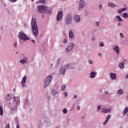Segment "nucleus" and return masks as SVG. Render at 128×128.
Listing matches in <instances>:
<instances>
[{
    "label": "nucleus",
    "mask_w": 128,
    "mask_h": 128,
    "mask_svg": "<svg viewBox=\"0 0 128 128\" xmlns=\"http://www.w3.org/2000/svg\"><path fill=\"white\" fill-rule=\"evenodd\" d=\"M32 26L34 36H38V27L36 20L34 18L32 19Z\"/></svg>",
    "instance_id": "1"
},
{
    "label": "nucleus",
    "mask_w": 128,
    "mask_h": 128,
    "mask_svg": "<svg viewBox=\"0 0 128 128\" xmlns=\"http://www.w3.org/2000/svg\"><path fill=\"white\" fill-rule=\"evenodd\" d=\"M52 76L50 75H49L45 78L44 84V88H48V86L52 82Z\"/></svg>",
    "instance_id": "2"
},
{
    "label": "nucleus",
    "mask_w": 128,
    "mask_h": 128,
    "mask_svg": "<svg viewBox=\"0 0 128 128\" xmlns=\"http://www.w3.org/2000/svg\"><path fill=\"white\" fill-rule=\"evenodd\" d=\"M38 12L40 14H44L48 12V8L44 5H39L38 6Z\"/></svg>",
    "instance_id": "3"
},
{
    "label": "nucleus",
    "mask_w": 128,
    "mask_h": 128,
    "mask_svg": "<svg viewBox=\"0 0 128 128\" xmlns=\"http://www.w3.org/2000/svg\"><path fill=\"white\" fill-rule=\"evenodd\" d=\"M18 38L20 40H22L24 42H26V40H28V37L26 36V34H24V32H19Z\"/></svg>",
    "instance_id": "4"
},
{
    "label": "nucleus",
    "mask_w": 128,
    "mask_h": 128,
    "mask_svg": "<svg viewBox=\"0 0 128 128\" xmlns=\"http://www.w3.org/2000/svg\"><path fill=\"white\" fill-rule=\"evenodd\" d=\"M74 44L73 42H70L66 48L65 52L66 54L70 52L74 48Z\"/></svg>",
    "instance_id": "5"
},
{
    "label": "nucleus",
    "mask_w": 128,
    "mask_h": 128,
    "mask_svg": "<svg viewBox=\"0 0 128 128\" xmlns=\"http://www.w3.org/2000/svg\"><path fill=\"white\" fill-rule=\"evenodd\" d=\"M72 16L70 14H68L65 20L66 24H72Z\"/></svg>",
    "instance_id": "6"
},
{
    "label": "nucleus",
    "mask_w": 128,
    "mask_h": 128,
    "mask_svg": "<svg viewBox=\"0 0 128 128\" xmlns=\"http://www.w3.org/2000/svg\"><path fill=\"white\" fill-rule=\"evenodd\" d=\"M64 16V12H62V11H60L58 12V15H57V20L58 22H60V20H62V17Z\"/></svg>",
    "instance_id": "7"
},
{
    "label": "nucleus",
    "mask_w": 128,
    "mask_h": 128,
    "mask_svg": "<svg viewBox=\"0 0 128 128\" xmlns=\"http://www.w3.org/2000/svg\"><path fill=\"white\" fill-rule=\"evenodd\" d=\"M86 6V2L84 0H80V2L79 10H82V8H84Z\"/></svg>",
    "instance_id": "8"
},
{
    "label": "nucleus",
    "mask_w": 128,
    "mask_h": 128,
    "mask_svg": "<svg viewBox=\"0 0 128 128\" xmlns=\"http://www.w3.org/2000/svg\"><path fill=\"white\" fill-rule=\"evenodd\" d=\"M111 110V108H103L102 109L101 112H103L104 114H108V112H110Z\"/></svg>",
    "instance_id": "9"
},
{
    "label": "nucleus",
    "mask_w": 128,
    "mask_h": 128,
    "mask_svg": "<svg viewBox=\"0 0 128 128\" xmlns=\"http://www.w3.org/2000/svg\"><path fill=\"white\" fill-rule=\"evenodd\" d=\"M74 20L75 22H80V17L78 14L74 16Z\"/></svg>",
    "instance_id": "10"
},
{
    "label": "nucleus",
    "mask_w": 128,
    "mask_h": 128,
    "mask_svg": "<svg viewBox=\"0 0 128 128\" xmlns=\"http://www.w3.org/2000/svg\"><path fill=\"white\" fill-rule=\"evenodd\" d=\"M110 78L112 80H116V75L114 73H110Z\"/></svg>",
    "instance_id": "11"
},
{
    "label": "nucleus",
    "mask_w": 128,
    "mask_h": 128,
    "mask_svg": "<svg viewBox=\"0 0 128 128\" xmlns=\"http://www.w3.org/2000/svg\"><path fill=\"white\" fill-rule=\"evenodd\" d=\"M26 76H24L22 79V82H21L22 88L24 87V84H26Z\"/></svg>",
    "instance_id": "12"
},
{
    "label": "nucleus",
    "mask_w": 128,
    "mask_h": 128,
    "mask_svg": "<svg viewBox=\"0 0 128 128\" xmlns=\"http://www.w3.org/2000/svg\"><path fill=\"white\" fill-rule=\"evenodd\" d=\"M113 50L116 52L118 54H120V48L118 46H115L113 47Z\"/></svg>",
    "instance_id": "13"
},
{
    "label": "nucleus",
    "mask_w": 128,
    "mask_h": 128,
    "mask_svg": "<svg viewBox=\"0 0 128 128\" xmlns=\"http://www.w3.org/2000/svg\"><path fill=\"white\" fill-rule=\"evenodd\" d=\"M66 74V68H62L60 70V74L64 75Z\"/></svg>",
    "instance_id": "14"
},
{
    "label": "nucleus",
    "mask_w": 128,
    "mask_h": 128,
    "mask_svg": "<svg viewBox=\"0 0 128 128\" xmlns=\"http://www.w3.org/2000/svg\"><path fill=\"white\" fill-rule=\"evenodd\" d=\"M14 100L16 102V104L18 105L20 104V98L18 97H14Z\"/></svg>",
    "instance_id": "15"
},
{
    "label": "nucleus",
    "mask_w": 128,
    "mask_h": 128,
    "mask_svg": "<svg viewBox=\"0 0 128 128\" xmlns=\"http://www.w3.org/2000/svg\"><path fill=\"white\" fill-rule=\"evenodd\" d=\"M119 68H124V62H121L119 64Z\"/></svg>",
    "instance_id": "16"
},
{
    "label": "nucleus",
    "mask_w": 128,
    "mask_h": 128,
    "mask_svg": "<svg viewBox=\"0 0 128 128\" xmlns=\"http://www.w3.org/2000/svg\"><path fill=\"white\" fill-rule=\"evenodd\" d=\"M68 36H69L70 38H74V33H72V31H70Z\"/></svg>",
    "instance_id": "17"
},
{
    "label": "nucleus",
    "mask_w": 128,
    "mask_h": 128,
    "mask_svg": "<svg viewBox=\"0 0 128 128\" xmlns=\"http://www.w3.org/2000/svg\"><path fill=\"white\" fill-rule=\"evenodd\" d=\"M108 6H111V8H116V4L112 2H108Z\"/></svg>",
    "instance_id": "18"
},
{
    "label": "nucleus",
    "mask_w": 128,
    "mask_h": 128,
    "mask_svg": "<svg viewBox=\"0 0 128 128\" xmlns=\"http://www.w3.org/2000/svg\"><path fill=\"white\" fill-rule=\"evenodd\" d=\"M90 74V78H94V76H96V72H92Z\"/></svg>",
    "instance_id": "19"
},
{
    "label": "nucleus",
    "mask_w": 128,
    "mask_h": 128,
    "mask_svg": "<svg viewBox=\"0 0 128 128\" xmlns=\"http://www.w3.org/2000/svg\"><path fill=\"white\" fill-rule=\"evenodd\" d=\"M128 108L126 107L124 108V110L123 112V114L126 116L128 114Z\"/></svg>",
    "instance_id": "20"
},
{
    "label": "nucleus",
    "mask_w": 128,
    "mask_h": 128,
    "mask_svg": "<svg viewBox=\"0 0 128 128\" xmlns=\"http://www.w3.org/2000/svg\"><path fill=\"white\" fill-rule=\"evenodd\" d=\"M126 8H122V9H120L118 10V14H120L122 12H124V10H126Z\"/></svg>",
    "instance_id": "21"
},
{
    "label": "nucleus",
    "mask_w": 128,
    "mask_h": 128,
    "mask_svg": "<svg viewBox=\"0 0 128 128\" xmlns=\"http://www.w3.org/2000/svg\"><path fill=\"white\" fill-rule=\"evenodd\" d=\"M20 64H26L28 62V60L26 59H22L20 60Z\"/></svg>",
    "instance_id": "22"
},
{
    "label": "nucleus",
    "mask_w": 128,
    "mask_h": 128,
    "mask_svg": "<svg viewBox=\"0 0 128 128\" xmlns=\"http://www.w3.org/2000/svg\"><path fill=\"white\" fill-rule=\"evenodd\" d=\"M4 114V109L2 108V106H0V115L2 116Z\"/></svg>",
    "instance_id": "23"
},
{
    "label": "nucleus",
    "mask_w": 128,
    "mask_h": 128,
    "mask_svg": "<svg viewBox=\"0 0 128 128\" xmlns=\"http://www.w3.org/2000/svg\"><path fill=\"white\" fill-rule=\"evenodd\" d=\"M118 94H124V91L122 89H120L118 92Z\"/></svg>",
    "instance_id": "24"
},
{
    "label": "nucleus",
    "mask_w": 128,
    "mask_h": 128,
    "mask_svg": "<svg viewBox=\"0 0 128 128\" xmlns=\"http://www.w3.org/2000/svg\"><path fill=\"white\" fill-rule=\"evenodd\" d=\"M6 99L7 100H12V96H10V95L8 94L6 96Z\"/></svg>",
    "instance_id": "25"
},
{
    "label": "nucleus",
    "mask_w": 128,
    "mask_h": 128,
    "mask_svg": "<svg viewBox=\"0 0 128 128\" xmlns=\"http://www.w3.org/2000/svg\"><path fill=\"white\" fill-rule=\"evenodd\" d=\"M66 68H68L69 70H70L72 68V64H68L66 65Z\"/></svg>",
    "instance_id": "26"
},
{
    "label": "nucleus",
    "mask_w": 128,
    "mask_h": 128,
    "mask_svg": "<svg viewBox=\"0 0 128 128\" xmlns=\"http://www.w3.org/2000/svg\"><path fill=\"white\" fill-rule=\"evenodd\" d=\"M116 18H118V22H122V18H120V16H117Z\"/></svg>",
    "instance_id": "27"
},
{
    "label": "nucleus",
    "mask_w": 128,
    "mask_h": 128,
    "mask_svg": "<svg viewBox=\"0 0 128 128\" xmlns=\"http://www.w3.org/2000/svg\"><path fill=\"white\" fill-rule=\"evenodd\" d=\"M123 16H124V18H128V13H124V14H123Z\"/></svg>",
    "instance_id": "28"
},
{
    "label": "nucleus",
    "mask_w": 128,
    "mask_h": 128,
    "mask_svg": "<svg viewBox=\"0 0 128 128\" xmlns=\"http://www.w3.org/2000/svg\"><path fill=\"white\" fill-rule=\"evenodd\" d=\"M40 4H44L46 2V0H39Z\"/></svg>",
    "instance_id": "29"
},
{
    "label": "nucleus",
    "mask_w": 128,
    "mask_h": 128,
    "mask_svg": "<svg viewBox=\"0 0 128 128\" xmlns=\"http://www.w3.org/2000/svg\"><path fill=\"white\" fill-rule=\"evenodd\" d=\"M61 90L63 91L64 90H66V86L62 85L61 87Z\"/></svg>",
    "instance_id": "30"
},
{
    "label": "nucleus",
    "mask_w": 128,
    "mask_h": 128,
    "mask_svg": "<svg viewBox=\"0 0 128 128\" xmlns=\"http://www.w3.org/2000/svg\"><path fill=\"white\" fill-rule=\"evenodd\" d=\"M110 115L108 114L106 117V120H107L108 122V120H110Z\"/></svg>",
    "instance_id": "31"
},
{
    "label": "nucleus",
    "mask_w": 128,
    "mask_h": 128,
    "mask_svg": "<svg viewBox=\"0 0 128 128\" xmlns=\"http://www.w3.org/2000/svg\"><path fill=\"white\" fill-rule=\"evenodd\" d=\"M63 112H64V114H66V112H68V110H66V108L64 109V110H63Z\"/></svg>",
    "instance_id": "32"
},
{
    "label": "nucleus",
    "mask_w": 128,
    "mask_h": 128,
    "mask_svg": "<svg viewBox=\"0 0 128 128\" xmlns=\"http://www.w3.org/2000/svg\"><path fill=\"white\" fill-rule=\"evenodd\" d=\"M58 62H57V64L58 65V64H60V58H59V59L58 60Z\"/></svg>",
    "instance_id": "33"
},
{
    "label": "nucleus",
    "mask_w": 128,
    "mask_h": 128,
    "mask_svg": "<svg viewBox=\"0 0 128 128\" xmlns=\"http://www.w3.org/2000/svg\"><path fill=\"white\" fill-rule=\"evenodd\" d=\"M120 36L122 38H124L122 33H120Z\"/></svg>",
    "instance_id": "34"
},
{
    "label": "nucleus",
    "mask_w": 128,
    "mask_h": 128,
    "mask_svg": "<svg viewBox=\"0 0 128 128\" xmlns=\"http://www.w3.org/2000/svg\"><path fill=\"white\" fill-rule=\"evenodd\" d=\"M5 128H10V123L8 124L5 126Z\"/></svg>",
    "instance_id": "35"
},
{
    "label": "nucleus",
    "mask_w": 128,
    "mask_h": 128,
    "mask_svg": "<svg viewBox=\"0 0 128 128\" xmlns=\"http://www.w3.org/2000/svg\"><path fill=\"white\" fill-rule=\"evenodd\" d=\"M10 2H16V0H9Z\"/></svg>",
    "instance_id": "36"
},
{
    "label": "nucleus",
    "mask_w": 128,
    "mask_h": 128,
    "mask_svg": "<svg viewBox=\"0 0 128 128\" xmlns=\"http://www.w3.org/2000/svg\"><path fill=\"white\" fill-rule=\"evenodd\" d=\"M108 120H106L105 122H104L103 123V124L104 125V124H106V123L108 122Z\"/></svg>",
    "instance_id": "37"
},
{
    "label": "nucleus",
    "mask_w": 128,
    "mask_h": 128,
    "mask_svg": "<svg viewBox=\"0 0 128 128\" xmlns=\"http://www.w3.org/2000/svg\"><path fill=\"white\" fill-rule=\"evenodd\" d=\"M64 44H66V42H68V40L66 39H64Z\"/></svg>",
    "instance_id": "38"
},
{
    "label": "nucleus",
    "mask_w": 128,
    "mask_h": 128,
    "mask_svg": "<svg viewBox=\"0 0 128 128\" xmlns=\"http://www.w3.org/2000/svg\"><path fill=\"white\" fill-rule=\"evenodd\" d=\"M64 96H65V98H66V96H68V92H64Z\"/></svg>",
    "instance_id": "39"
},
{
    "label": "nucleus",
    "mask_w": 128,
    "mask_h": 128,
    "mask_svg": "<svg viewBox=\"0 0 128 128\" xmlns=\"http://www.w3.org/2000/svg\"><path fill=\"white\" fill-rule=\"evenodd\" d=\"M104 46V43L101 42L100 44V46Z\"/></svg>",
    "instance_id": "40"
},
{
    "label": "nucleus",
    "mask_w": 128,
    "mask_h": 128,
    "mask_svg": "<svg viewBox=\"0 0 128 128\" xmlns=\"http://www.w3.org/2000/svg\"><path fill=\"white\" fill-rule=\"evenodd\" d=\"M96 24L98 26H100V23L98 22H96Z\"/></svg>",
    "instance_id": "41"
},
{
    "label": "nucleus",
    "mask_w": 128,
    "mask_h": 128,
    "mask_svg": "<svg viewBox=\"0 0 128 128\" xmlns=\"http://www.w3.org/2000/svg\"><path fill=\"white\" fill-rule=\"evenodd\" d=\"M14 48H16V42L14 44Z\"/></svg>",
    "instance_id": "42"
},
{
    "label": "nucleus",
    "mask_w": 128,
    "mask_h": 128,
    "mask_svg": "<svg viewBox=\"0 0 128 128\" xmlns=\"http://www.w3.org/2000/svg\"><path fill=\"white\" fill-rule=\"evenodd\" d=\"M118 26H122V23H118Z\"/></svg>",
    "instance_id": "43"
},
{
    "label": "nucleus",
    "mask_w": 128,
    "mask_h": 128,
    "mask_svg": "<svg viewBox=\"0 0 128 128\" xmlns=\"http://www.w3.org/2000/svg\"><path fill=\"white\" fill-rule=\"evenodd\" d=\"M98 110H100V106H98Z\"/></svg>",
    "instance_id": "44"
},
{
    "label": "nucleus",
    "mask_w": 128,
    "mask_h": 128,
    "mask_svg": "<svg viewBox=\"0 0 128 128\" xmlns=\"http://www.w3.org/2000/svg\"><path fill=\"white\" fill-rule=\"evenodd\" d=\"M77 108H78V110H80V106H78Z\"/></svg>",
    "instance_id": "45"
},
{
    "label": "nucleus",
    "mask_w": 128,
    "mask_h": 128,
    "mask_svg": "<svg viewBox=\"0 0 128 128\" xmlns=\"http://www.w3.org/2000/svg\"><path fill=\"white\" fill-rule=\"evenodd\" d=\"M90 64H92V61L90 60Z\"/></svg>",
    "instance_id": "46"
},
{
    "label": "nucleus",
    "mask_w": 128,
    "mask_h": 128,
    "mask_svg": "<svg viewBox=\"0 0 128 128\" xmlns=\"http://www.w3.org/2000/svg\"><path fill=\"white\" fill-rule=\"evenodd\" d=\"M78 98V96H76V95H74V98Z\"/></svg>",
    "instance_id": "47"
},
{
    "label": "nucleus",
    "mask_w": 128,
    "mask_h": 128,
    "mask_svg": "<svg viewBox=\"0 0 128 128\" xmlns=\"http://www.w3.org/2000/svg\"><path fill=\"white\" fill-rule=\"evenodd\" d=\"M32 42L36 44V41L34 40H32Z\"/></svg>",
    "instance_id": "48"
},
{
    "label": "nucleus",
    "mask_w": 128,
    "mask_h": 128,
    "mask_svg": "<svg viewBox=\"0 0 128 128\" xmlns=\"http://www.w3.org/2000/svg\"><path fill=\"white\" fill-rule=\"evenodd\" d=\"M20 126H18V124L17 126H16V128H20Z\"/></svg>",
    "instance_id": "49"
},
{
    "label": "nucleus",
    "mask_w": 128,
    "mask_h": 128,
    "mask_svg": "<svg viewBox=\"0 0 128 128\" xmlns=\"http://www.w3.org/2000/svg\"><path fill=\"white\" fill-rule=\"evenodd\" d=\"M99 8H102V5L100 4V5L99 6Z\"/></svg>",
    "instance_id": "50"
},
{
    "label": "nucleus",
    "mask_w": 128,
    "mask_h": 128,
    "mask_svg": "<svg viewBox=\"0 0 128 128\" xmlns=\"http://www.w3.org/2000/svg\"><path fill=\"white\" fill-rule=\"evenodd\" d=\"M98 56H102V54L99 53V54H98Z\"/></svg>",
    "instance_id": "51"
},
{
    "label": "nucleus",
    "mask_w": 128,
    "mask_h": 128,
    "mask_svg": "<svg viewBox=\"0 0 128 128\" xmlns=\"http://www.w3.org/2000/svg\"><path fill=\"white\" fill-rule=\"evenodd\" d=\"M126 79H128V74H127L126 76Z\"/></svg>",
    "instance_id": "52"
},
{
    "label": "nucleus",
    "mask_w": 128,
    "mask_h": 128,
    "mask_svg": "<svg viewBox=\"0 0 128 128\" xmlns=\"http://www.w3.org/2000/svg\"><path fill=\"white\" fill-rule=\"evenodd\" d=\"M108 94V92H106L105 93L106 94Z\"/></svg>",
    "instance_id": "53"
},
{
    "label": "nucleus",
    "mask_w": 128,
    "mask_h": 128,
    "mask_svg": "<svg viewBox=\"0 0 128 128\" xmlns=\"http://www.w3.org/2000/svg\"><path fill=\"white\" fill-rule=\"evenodd\" d=\"M92 40H94V38H92Z\"/></svg>",
    "instance_id": "54"
},
{
    "label": "nucleus",
    "mask_w": 128,
    "mask_h": 128,
    "mask_svg": "<svg viewBox=\"0 0 128 128\" xmlns=\"http://www.w3.org/2000/svg\"><path fill=\"white\" fill-rule=\"evenodd\" d=\"M124 61L126 62V60H124Z\"/></svg>",
    "instance_id": "55"
},
{
    "label": "nucleus",
    "mask_w": 128,
    "mask_h": 128,
    "mask_svg": "<svg viewBox=\"0 0 128 128\" xmlns=\"http://www.w3.org/2000/svg\"><path fill=\"white\" fill-rule=\"evenodd\" d=\"M42 18H44V15H42Z\"/></svg>",
    "instance_id": "56"
},
{
    "label": "nucleus",
    "mask_w": 128,
    "mask_h": 128,
    "mask_svg": "<svg viewBox=\"0 0 128 128\" xmlns=\"http://www.w3.org/2000/svg\"><path fill=\"white\" fill-rule=\"evenodd\" d=\"M16 54H18V52H16Z\"/></svg>",
    "instance_id": "57"
},
{
    "label": "nucleus",
    "mask_w": 128,
    "mask_h": 128,
    "mask_svg": "<svg viewBox=\"0 0 128 128\" xmlns=\"http://www.w3.org/2000/svg\"><path fill=\"white\" fill-rule=\"evenodd\" d=\"M52 66V64H51V66Z\"/></svg>",
    "instance_id": "58"
},
{
    "label": "nucleus",
    "mask_w": 128,
    "mask_h": 128,
    "mask_svg": "<svg viewBox=\"0 0 128 128\" xmlns=\"http://www.w3.org/2000/svg\"><path fill=\"white\" fill-rule=\"evenodd\" d=\"M32 0V2H34V0Z\"/></svg>",
    "instance_id": "59"
}]
</instances>
